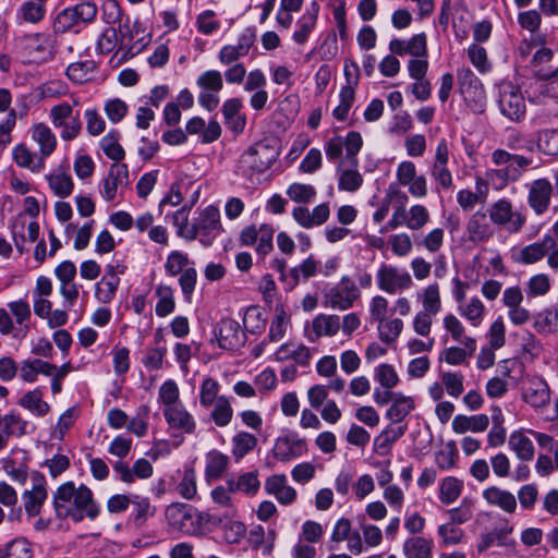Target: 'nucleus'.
Here are the masks:
<instances>
[{"instance_id": "obj_1", "label": "nucleus", "mask_w": 558, "mask_h": 558, "mask_svg": "<svg viewBox=\"0 0 558 558\" xmlns=\"http://www.w3.org/2000/svg\"><path fill=\"white\" fill-rule=\"evenodd\" d=\"M53 506L60 517H70L75 522L85 518L90 520L99 515L100 508L85 485L76 486L73 482L60 485L53 494Z\"/></svg>"}, {"instance_id": "obj_2", "label": "nucleus", "mask_w": 558, "mask_h": 558, "mask_svg": "<svg viewBox=\"0 0 558 558\" xmlns=\"http://www.w3.org/2000/svg\"><path fill=\"white\" fill-rule=\"evenodd\" d=\"M279 149L275 141L263 140L253 144L241 156L239 161L240 173L252 183L258 180L277 160Z\"/></svg>"}, {"instance_id": "obj_3", "label": "nucleus", "mask_w": 558, "mask_h": 558, "mask_svg": "<svg viewBox=\"0 0 558 558\" xmlns=\"http://www.w3.org/2000/svg\"><path fill=\"white\" fill-rule=\"evenodd\" d=\"M80 99L72 97V102L61 101L49 109V119L52 126L59 131V136L63 142H72L81 134L83 121L78 110Z\"/></svg>"}, {"instance_id": "obj_4", "label": "nucleus", "mask_w": 558, "mask_h": 558, "mask_svg": "<svg viewBox=\"0 0 558 558\" xmlns=\"http://www.w3.org/2000/svg\"><path fill=\"white\" fill-rule=\"evenodd\" d=\"M165 518L172 530L187 535L201 533L204 524L203 513L183 502H172L167 506Z\"/></svg>"}, {"instance_id": "obj_5", "label": "nucleus", "mask_w": 558, "mask_h": 558, "mask_svg": "<svg viewBox=\"0 0 558 558\" xmlns=\"http://www.w3.org/2000/svg\"><path fill=\"white\" fill-rule=\"evenodd\" d=\"M361 298L360 288L351 277L344 275L324 295V304L335 311H348Z\"/></svg>"}, {"instance_id": "obj_6", "label": "nucleus", "mask_w": 558, "mask_h": 558, "mask_svg": "<svg viewBox=\"0 0 558 558\" xmlns=\"http://www.w3.org/2000/svg\"><path fill=\"white\" fill-rule=\"evenodd\" d=\"M498 106L500 112L511 121L519 122L525 117V98L521 88L512 82L504 81L498 85Z\"/></svg>"}, {"instance_id": "obj_7", "label": "nucleus", "mask_w": 558, "mask_h": 558, "mask_svg": "<svg viewBox=\"0 0 558 558\" xmlns=\"http://www.w3.org/2000/svg\"><path fill=\"white\" fill-rule=\"evenodd\" d=\"M430 220L428 209L422 204H414L409 208L400 206L392 211L386 230H395L400 227H405L411 231L422 230Z\"/></svg>"}, {"instance_id": "obj_8", "label": "nucleus", "mask_w": 558, "mask_h": 558, "mask_svg": "<svg viewBox=\"0 0 558 558\" xmlns=\"http://www.w3.org/2000/svg\"><path fill=\"white\" fill-rule=\"evenodd\" d=\"M221 229L219 209L213 205L202 209L192 225V230L195 232L194 240L198 238L205 246L213 244L214 240L220 234Z\"/></svg>"}, {"instance_id": "obj_9", "label": "nucleus", "mask_w": 558, "mask_h": 558, "mask_svg": "<svg viewBox=\"0 0 558 558\" xmlns=\"http://www.w3.org/2000/svg\"><path fill=\"white\" fill-rule=\"evenodd\" d=\"M376 282L379 290L388 294H396L413 287L411 275L393 265H381L376 272Z\"/></svg>"}, {"instance_id": "obj_10", "label": "nucleus", "mask_w": 558, "mask_h": 558, "mask_svg": "<svg viewBox=\"0 0 558 558\" xmlns=\"http://www.w3.org/2000/svg\"><path fill=\"white\" fill-rule=\"evenodd\" d=\"M396 180L414 198H424L428 194L426 178L417 174L416 166L410 160H403L397 166Z\"/></svg>"}, {"instance_id": "obj_11", "label": "nucleus", "mask_w": 558, "mask_h": 558, "mask_svg": "<svg viewBox=\"0 0 558 558\" xmlns=\"http://www.w3.org/2000/svg\"><path fill=\"white\" fill-rule=\"evenodd\" d=\"M458 82L461 94L469 106L476 112H482L485 105V92L480 80L470 69L458 71Z\"/></svg>"}, {"instance_id": "obj_12", "label": "nucleus", "mask_w": 558, "mask_h": 558, "mask_svg": "<svg viewBox=\"0 0 558 558\" xmlns=\"http://www.w3.org/2000/svg\"><path fill=\"white\" fill-rule=\"evenodd\" d=\"M256 40L255 32L252 28L244 29L238 37L236 44H229L221 47L218 52V61L221 65L239 63L241 58L248 54Z\"/></svg>"}, {"instance_id": "obj_13", "label": "nucleus", "mask_w": 558, "mask_h": 558, "mask_svg": "<svg viewBox=\"0 0 558 558\" xmlns=\"http://www.w3.org/2000/svg\"><path fill=\"white\" fill-rule=\"evenodd\" d=\"M488 213L493 223L497 226L508 225L510 232H519L525 223V217L518 211H513L511 203L505 198L494 203Z\"/></svg>"}, {"instance_id": "obj_14", "label": "nucleus", "mask_w": 558, "mask_h": 558, "mask_svg": "<svg viewBox=\"0 0 558 558\" xmlns=\"http://www.w3.org/2000/svg\"><path fill=\"white\" fill-rule=\"evenodd\" d=\"M168 430L173 435H191L196 429V420L183 403L166 409L162 412Z\"/></svg>"}, {"instance_id": "obj_15", "label": "nucleus", "mask_w": 558, "mask_h": 558, "mask_svg": "<svg viewBox=\"0 0 558 558\" xmlns=\"http://www.w3.org/2000/svg\"><path fill=\"white\" fill-rule=\"evenodd\" d=\"M26 50L31 61L34 63H45L53 59L56 45L52 36L36 33L26 38Z\"/></svg>"}, {"instance_id": "obj_16", "label": "nucleus", "mask_w": 558, "mask_h": 558, "mask_svg": "<svg viewBox=\"0 0 558 558\" xmlns=\"http://www.w3.org/2000/svg\"><path fill=\"white\" fill-rule=\"evenodd\" d=\"M138 23H134L132 26L129 22L119 25L118 31L113 27L106 28L100 35L97 41V49L101 53H109L114 50L118 41L121 46H130L132 39V31H136Z\"/></svg>"}, {"instance_id": "obj_17", "label": "nucleus", "mask_w": 558, "mask_h": 558, "mask_svg": "<svg viewBox=\"0 0 558 558\" xmlns=\"http://www.w3.org/2000/svg\"><path fill=\"white\" fill-rule=\"evenodd\" d=\"M216 338L222 349L233 350L244 343L245 336L240 324L231 318L221 319L216 327Z\"/></svg>"}, {"instance_id": "obj_18", "label": "nucleus", "mask_w": 558, "mask_h": 558, "mask_svg": "<svg viewBox=\"0 0 558 558\" xmlns=\"http://www.w3.org/2000/svg\"><path fill=\"white\" fill-rule=\"evenodd\" d=\"M556 242L551 235H545L541 242L529 244L512 253V259L519 264H534L541 260L548 251L555 248Z\"/></svg>"}, {"instance_id": "obj_19", "label": "nucleus", "mask_w": 558, "mask_h": 558, "mask_svg": "<svg viewBox=\"0 0 558 558\" xmlns=\"http://www.w3.org/2000/svg\"><path fill=\"white\" fill-rule=\"evenodd\" d=\"M338 189L345 192H356L363 184L364 179L359 171L357 158H352L349 163L341 162L337 168Z\"/></svg>"}, {"instance_id": "obj_20", "label": "nucleus", "mask_w": 558, "mask_h": 558, "mask_svg": "<svg viewBox=\"0 0 558 558\" xmlns=\"http://www.w3.org/2000/svg\"><path fill=\"white\" fill-rule=\"evenodd\" d=\"M553 185L547 179H537L531 183L527 202L535 214L542 215L550 204Z\"/></svg>"}, {"instance_id": "obj_21", "label": "nucleus", "mask_w": 558, "mask_h": 558, "mask_svg": "<svg viewBox=\"0 0 558 558\" xmlns=\"http://www.w3.org/2000/svg\"><path fill=\"white\" fill-rule=\"evenodd\" d=\"M449 159V150L445 140H441L435 153V160L432 166L430 174L439 183L442 189L452 186V175L447 165Z\"/></svg>"}, {"instance_id": "obj_22", "label": "nucleus", "mask_w": 558, "mask_h": 558, "mask_svg": "<svg viewBox=\"0 0 558 558\" xmlns=\"http://www.w3.org/2000/svg\"><path fill=\"white\" fill-rule=\"evenodd\" d=\"M389 49L398 56L411 54L413 58L427 57V41L424 33L416 34L410 39H392Z\"/></svg>"}, {"instance_id": "obj_23", "label": "nucleus", "mask_w": 558, "mask_h": 558, "mask_svg": "<svg viewBox=\"0 0 558 558\" xmlns=\"http://www.w3.org/2000/svg\"><path fill=\"white\" fill-rule=\"evenodd\" d=\"M265 490L281 505H291L296 499V490L288 484L284 474H274L265 482Z\"/></svg>"}, {"instance_id": "obj_24", "label": "nucleus", "mask_w": 558, "mask_h": 558, "mask_svg": "<svg viewBox=\"0 0 558 558\" xmlns=\"http://www.w3.org/2000/svg\"><path fill=\"white\" fill-rule=\"evenodd\" d=\"M304 450L305 441L289 435L277 438L272 448L274 457L281 462H289L301 457Z\"/></svg>"}, {"instance_id": "obj_25", "label": "nucleus", "mask_w": 558, "mask_h": 558, "mask_svg": "<svg viewBox=\"0 0 558 558\" xmlns=\"http://www.w3.org/2000/svg\"><path fill=\"white\" fill-rule=\"evenodd\" d=\"M243 102L240 98H229L221 107L225 124L234 133L240 134L246 126V117L241 112Z\"/></svg>"}, {"instance_id": "obj_26", "label": "nucleus", "mask_w": 558, "mask_h": 558, "mask_svg": "<svg viewBox=\"0 0 558 558\" xmlns=\"http://www.w3.org/2000/svg\"><path fill=\"white\" fill-rule=\"evenodd\" d=\"M29 132L32 140L38 145L40 157L45 160L57 148L58 141L56 134L44 122L35 123Z\"/></svg>"}, {"instance_id": "obj_27", "label": "nucleus", "mask_w": 558, "mask_h": 558, "mask_svg": "<svg viewBox=\"0 0 558 558\" xmlns=\"http://www.w3.org/2000/svg\"><path fill=\"white\" fill-rule=\"evenodd\" d=\"M487 180L477 177L475 179V191L460 190L457 194V203L464 211L472 210L476 204H484L487 199Z\"/></svg>"}, {"instance_id": "obj_28", "label": "nucleus", "mask_w": 558, "mask_h": 558, "mask_svg": "<svg viewBox=\"0 0 558 558\" xmlns=\"http://www.w3.org/2000/svg\"><path fill=\"white\" fill-rule=\"evenodd\" d=\"M468 238L473 243L485 242L494 235V230L484 211H475L466 223Z\"/></svg>"}, {"instance_id": "obj_29", "label": "nucleus", "mask_w": 558, "mask_h": 558, "mask_svg": "<svg viewBox=\"0 0 558 558\" xmlns=\"http://www.w3.org/2000/svg\"><path fill=\"white\" fill-rule=\"evenodd\" d=\"M12 159L19 167L27 169L33 173L41 172L46 166L44 158L23 143L13 147Z\"/></svg>"}, {"instance_id": "obj_30", "label": "nucleus", "mask_w": 558, "mask_h": 558, "mask_svg": "<svg viewBox=\"0 0 558 558\" xmlns=\"http://www.w3.org/2000/svg\"><path fill=\"white\" fill-rule=\"evenodd\" d=\"M24 500V508L29 517L39 514L41 506L47 499V490L45 480L40 476L34 480L32 489L25 490L22 496Z\"/></svg>"}, {"instance_id": "obj_31", "label": "nucleus", "mask_w": 558, "mask_h": 558, "mask_svg": "<svg viewBox=\"0 0 558 558\" xmlns=\"http://www.w3.org/2000/svg\"><path fill=\"white\" fill-rule=\"evenodd\" d=\"M485 501L494 507H498L507 513H513L517 509L515 496L506 489L497 486H489L483 490Z\"/></svg>"}, {"instance_id": "obj_32", "label": "nucleus", "mask_w": 558, "mask_h": 558, "mask_svg": "<svg viewBox=\"0 0 558 558\" xmlns=\"http://www.w3.org/2000/svg\"><path fill=\"white\" fill-rule=\"evenodd\" d=\"M523 398L532 407H545L550 400L549 387L543 379L532 378L524 388Z\"/></svg>"}, {"instance_id": "obj_33", "label": "nucleus", "mask_w": 558, "mask_h": 558, "mask_svg": "<svg viewBox=\"0 0 558 558\" xmlns=\"http://www.w3.org/2000/svg\"><path fill=\"white\" fill-rule=\"evenodd\" d=\"M17 404L31 412L35 416H46L50 411V404L44 400V395L40 388H34L26 391L17 401Z\"/></svg>"}, {"instance_id": "obj_34", "label": "nucleus", "mask_w": 558, "mask_h": 558, "mask_svg": "<svg viewBox=\"0 0 558 558\" xmlns=\"http://www.w3.org/2000/svg\"><path fill=\"white\" fill-rule=\"evenodd\" d=\"M274 357L277 362H283L291 359L301 366H306L310 364L312 354L310 349L304 344L295 345L291 342H287L277 349Z\"/></svg>"}, {"instance_id": "obj_35", "label": "nucleus", "mask_w": 558, "mask_h": 558, "mask_svg": "<svg viewBox=\"0 0 558 558\" xmlns=\"http://www.w3.org/2000/svg\"><path fill=\"white\" fill-rule=\"evenodd\" d=\"M128 180L126 165H112L102 183V196L106 201H112L118 192V187Z\"/></svg>"}, {"instance_id": "obj_36", "label": "nucleus", "mask_w": 558, "mask_h": 558, "mask_svg": "<svg viewBox=\"0 0 558 558\" xmlns=\"http://www.w3.org/2000/svg\"><path fill=\"white\" fill-rule=\"evenodd\" d=\"M46 180L52 193L60 198H65L73 192L74 183L71 174L61 167L47 174Z\"/></svg>"}, {"instance_id": "obj_37", "label": "nucleus", "mask_w": 558, "mask_h": 558, "mask_svg": "<svg viewBox=\"0 0 558 558\" xmlns=\"http://www.w3.org/2000/svg\"><path fill=\"white\" fill-rule=\"evenodd\" d=\"M489 418L486 414H477L466 416L459 414L452 420V430L456 434H464L466 432L482 433L487 429Z\"/></svg>"}, {"instance_id": "obj_38", "label": "nucleus", "mask_w": 558, "mask_h": 558, "mask_svg": "<svg viewBox=\"0 0 558 558\" xmlns=\"http://www.w3.org/2000/svg\"><path fill=\"white\" fill-rule=\"evenodd\" d=\"M512 531L513 527L508 521L496 525L490 532L481 536L480 543L477 544L478 551H485L494 544L499 546H507L509 544L508 541Z\"/></svg>"}, {"instance_id": "obj_39", "label": "nucleus", "mask_w": 558, "mask_h": 558, "mask_svg": "<svg viewBox=\"0 0 558 558\" xmlns=\"http://www.w3.org/2000/svg\"><path fill=\"white\" fill-rule=\"evenodd\" d=\"M227 485L232 493H242L247 496L257 494L260 487L257 471H251L239 475L238 477H230L227 480Z\"/></svg>"}, {"instance_id": "obj_40", "label": "nucleus", "mask_w": 558, "mask_h": 558, "mask_svg": "<svg viewBox=\"0 0 558 558\" xmlns=\"http://www.w3.org/2000/svg\"><path fill=\"white\" fill-rule=\"evenodd\" d=\"M415 408V401L410 396L396 393L392 403L386 412V417L392 423H401Z\"/></svg>"}, {"instance_id": "obj_41", "label": "nucleus", "mask_w": 558, "mask_h": 558, "mask_svg": "<svg viewBox=\"0 0 558 558\" xmlns=\"http://www.w3.org/2000/svg\"><path fill=\"white\" fill-rule=\"evenodd\" d=\"M291 329V316L283 306L278 305L275 308V315L271 319L268 332V340L271 342L281 341Z\"/></svg>"}, {"instance_id": "obj_42", "label": "nucleus", "mask_w": 558, "mask_h": 558, "mask_svg": "<svg viewBox=\"0 0 558 558\" xmlns=\"http://www.w3.org/2000/svg\"><path fill=\"white\" fill-rule=\"evenodd\" d=\"M340 330V317L332 314H319L312 322L314 337H333Z\"/></svg>"}, {"instance_id": "obj_43", "label": "nucleus", "mask_w": 558, "mask_h": 558, "mask_svg": "<svg viewBox=\"0 0 558 558\" xmlns=\"http://www.w3.org/2000/svg\"><path fill=\"white\" fill-rule=\"evenodd\" d=\"M50 368V362L41 359H26L19 365L21 379L28 384L36 383L39 374L47 376Z\"/></svg>"}, {"instance_id": "obj_44", "label": "nucleus", "mask_w": 558, "mask_h": 558, "mask_svg": "<svg viewBox=\"0 0 558 558\" xmlns=\"http://www.w3.org/2000/svg\"><path fill=\"white\" fill-rule=\"evenodd\" d=\"M29 423L20 414L10 412L4 415L0 414V432L8 438L21 437L28 433Z\"/></svg>"}, {"instance_id": "obj_45", "label": "nucleus", "mask_w": 558, "mask_h": 558, "mask_svg": "<svg viewBox=\"0 0 558 558\" xmlns=\"http://www.w3.org/2000/svg\"><path fill=\"white\" fill-rule=\"evenodd\" d=\"M508 444L519 460L530 461L533 459L534 445L524 430H515L511 433Z\"/></svg>"}, {"instance_id": "obj_46", "label": "nucleus", "mask_w": 558, "mask_h": 558, "mask_svg": "<svg viewBox=\"0 0 558 558\" xmlns=\"http://www.w3.org/2000/svg\"><path fill=\"white\" fill-rule=\"evenodd\" d=\"M131 506L133 509V523L137 527L146 524L147 520L155 515L156 508L151 506L148 497L134 495L132 497Z\"/></svg>"}, {"instance_id": "obj_47", "label": "nucleus", "mask_w": 558, "mask_h": 558, "mask_svg": "<svg viewBox=\"0 0 558 558\" xmlns=\"http://www.w3.org/2000/svg\"><path fill=\"white\" fill-rule=\"evenodd\" d=\"M402 549L407 558H430L433 542L421 536H415L407 539Z\"/></svg>"}, {"instance_id": "obj_48", "label": "nucleus", "mask_w": 558, "mask_h": 558, "mask_svg": "<svg viewBox=\"0 0 558 558\" xmlns=\"http://www.w3.org/2000/svg\"><path fill=\"white\" fill-rule=\"evenodd\" d=\"M155 294L158 298L156 304V315L159 317H166L174 312L175 301L174 293L170 286L159 284L155 290Z\"/></svg>"}, {"instance_id": "obj_49", "label": "nucleus", "mask_w": 558, "mask_h": 558, "mask_svg": "<svg viewBox=\"0 0 558 558\" xmlns=\"http://www.w3.org/2000/svg\"><path fill=\"white\" fill-rule=\"evenodd\" d=\"M318 274L317 262L313 256L302 260L289 270L290 288H294L301 280H307Z\"/></svg>"}, {"instance_id": "obj_50", "label": "nucleus", "mask_w": 558, "mask_h": 558, "mask_svg": "<svg viewBox=\"0 0 558 558\" xmlns=\"http://www.w3.org/2000/svg\"><path fill=\"white\" fill-rule=\"evenodd\" d=\"M534 329L541 335H550L558 330V312L545 308L538 312L533 323Z\"/></svg>"}, {"instance_id": "obj_51", "label": "nucleus", "mask_w": 558, "mask_h": 558, "mask_svg": "<svg viewBox=\"0 0 558 558\" xmlns=\"http://www.w3.org/2000/svg\"><path fill=\"white\" fill-rule=\"evenodd\" d=\"M422 311L437 315L441 310V298L438 283L434 282L425 287L420 293Z\"/></svg>"}, {"instance_id": "obj_52", "label": "nucleus", "mask_w": 558, "mask_h": 558, "mask_svg": "<svg viewBox=\"0 0 558 558\" xmlns=\"http://www.w3.org/2000/svg\"><path fill=\"white\" fill-rule=\"evenodd\" d=\"M158 402L162 411L183 403L180 399L179 386L173 379L161 384L158 390Z\"/></svg>"}, {"instance_id": "obj_53", "label": "nucleus", "mask_w": 558, "mask_h": 558, "mask_svg": "<svg viewBox=\"0 0 558 558\" xmlns=\"http://www.w3.org/2000/svg\"><path fill=\"white\" fill-rule=\"evenodd\" d=\"M108 272L110 274V278H102L97 284L95 290V295L101 303H110L117 292L120 280L117 276L113 275V267L108 266Z\"/></svg>"}, {"instance_id": "obj_54", "label": "nucleus", "mask_w": 558, "mask_h": 558, "mask_svg": "<svg viewBox=\"0 0 558 558\" xmlns=\"http://www.w3.org/2000/svg\"><path fill=\"white\" fill-rule=\"evenodd\" d=\"M463 482L454 476H447L441 480L439 485V500L442 504L450 505L454 502L462 494Z\"/></svg>"}, {"instance_id": "obj_55", "label": "nucleus", "mask_w": 558, "mask_h": 558, "mask_svg": "<svg viewBox=\"0 0 558 558\" xmlns=\"http://www.w3.org/2000/svg\"><path fill=\"white\" fill-rule=\"evenodd\" d=\"M210 418L219 427L228 426L233 417V409L226 396H220L211 405Z\"/></svg>"}, {"instance_id": "obj_56", "label": "nucleus", "mask_w": 558, "mask_h": 558, "mask_svg": "<svg viewBox=\"0 0 558 558\" xmlns=\"http://www.w3.org/2000/svg\"><path fill=\"white\" fill-rule=\"evenodd\" d=\"M377 330L379 339L389 344L397 340L400 333L403 330V322L400 318H384L383 320L377 322Z\"/></svg>"}, {"instance_id": "obj_57", "label": "nucleus", "mask_w": 558, "mask_h": 558, "mask_svg": "<svg viewBox=\"0 0 558 558\" xmlns=\"http://www.w3.org/2000/svg\"><path fill=\"white\" fill-rule=\"evenodd\" d=\"M228 463L229 458L226 454L219 451L209 452L207 454V463L205 469L206 478L208 481L219 478L226 471Z\"/></svg>"}, {"instance_id": "obj_58", "label": "nucleus", "mask_w": 558, "mask_h": 558, "mask_svg": "<svg viewBox=\"0 0 558 558\" xmlns=\"http://www.w3.org/2000/svg\"><path fill=\"white\" fill-rule=\"evenodd\" d=\"M257 445V438L247 432H240L232 438V454L236 459L243 458Z\"/></svg>"}, {"instance_id": "obj_59", "label": "nucleus", "mask_w": 558, "mask_h": 558, "mask_svg": "<svg viewBox=\"0 0 558 558\" xmlns=\"http://www.w3.org/2000/svg\"><path fill=\"white\" fill-rule=\"evenodd\" d=\"M405 433V427L383 430L374 440V449L378 454L385 456L390 452L392 444Z\"/></svg>"}, {"instance_id": "obj_60", "label": "nucleus", "mask_w": 558, "mask_h": 558, "mask_svg": "<svg viewBox=\"0 0 558 558\" xmlns=\"http://www.w3.org/2000/svg\"><path fill=\"white\" fill-rule=\"evenodd\" d=\"M196 85L199 90L221 92L223 88V76L218 70H207L198 75Z\"/></svg>"}, {"instance_id": "obj_61", "label": "nucleus", "mask_w": 558, "mask_h": 558, "mask_svg": "<svg viewBox=\"0 0 558 558\" xmlns=\"http://www.w3.org/2000/svg\"><path fill=\"white\" fill-rule=\"evenodd\" d=\"M437 533L440 537V545L444 547L460 544L464 537L463 530L450 522L440 524Z\"/></svg>"}, {"instance_id": "obj_62", "label": "nucleus", "mask_w": 558, "mask_h": 558, "mask_svg": "<svg viewBox=\"0 0 558 558\" xmlns=\"http://www.w3.org/2000/svg\"><path fill=\"white\" fill-rule=\"evenodd\" d=\"M190 265H193V262L190 260L186 253L172 251L167 257L165 270L169 276L174 277L191 267Z\"/></svg>"}, {"instance_id": "obj_63", "label": "nucleus", "mask_w": 558, "mask_h": 558, "mask_svg": "<svg viewBox=\"0 0 558 558\" xmlns=\"http://www.w3.org/2000/svg\"><path fill=\"white\" fill-rule=\"evenodd\" d=\"M220 385L219 383L211 378L206 377L203 379L202 385L199 387V403L204 408L211 407L214 402L220 397L219 393Z\"/></svg>"}, {"instance_id": "obj_64", "label": "nucleus", "mask_w": 558, "mask_h": 558, "mask_svg": "<svg viewBox=\"0 0 558 558\" xmlns=\"http://www.w3.org/2000/svg\"><path fill=\"white\" fill-rule=\"evenodd\" d=\"M539 78L547 81L541 93L551 98H558V65L555 69L542 68Z\"/></svg>"}]
</instances>
